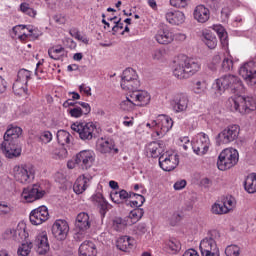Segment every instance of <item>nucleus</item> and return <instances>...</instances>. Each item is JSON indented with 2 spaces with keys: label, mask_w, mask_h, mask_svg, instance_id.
I'll use <instances>...</instances> for the list:
<instances>
[{
  "label": "nucleus",
  "mask_w": 256,
  "mask_h": 256,
  "mask_svg": "<svg viewBox=\"0 0 256 256\" xmlns=\"http://www.w3.org/2000/svg\"><path fill=\"white\" fill-rule=\"evenodd\" d=\"M23 135V129L19 126L11 127L4 134V141L1 143L0 149L7 159H15L21 157V145H19V137Z\"/></svg>",
  "instance_id": "obj_1"
},
{
  "label": "nucleus",
  "mask_w": 256,
  "mask_h": 256,
  "mask_svg": "<svg viewBox=\"0 0 256 256\" xmlns=\"http://www.w3.org/2000/svg\"><path fill=\"white\" fill-rule=\"evenodd\" d=\"M199 69H201V63L197 59L184 57L178 60L173 70V75L177 79H187L191 75H195Z\"/></svg>",
  "instance_id": "obj_2"
},
{
  "label": "nucleus",
  "mask_w": 256,
  "mask_h": 256,
  "mask_svg": "<svg viewBox=\"0 0 256 256\" xmlns=\"http://www.w3.org/2000/svg\"><path fill=\"white\" fill-rule=\"evenodd\" d=\"M229 101L232 111H238L241 115H247L256 109V102L253 97L239 95L231 98Z\"/></svg>",
  "instance_id": "obj_3"
},
{
  "label": "nucleus",
  "mask_w": 256,
  "mask_h": 256,
  "mask_svg": "<svg viewBox=\"0 0 256 256\" xmlns=\"http://www.w3.org/2000/svg\"><path fill=\"white\" fill-rule=\"evenodd\" d=\"M239 163V152L236 149H224L218 156L217 167L220 171H227Z\"/></svg>",
  "instance_id": "obj_4"
},
{
  "label": "nucleus",
  "mask_w": 256,
  "mask_h": 256,
  "mask_svg": "<svg viewBox=\"0 0 256 256\" xmlns=\"http://www.w3.org/2000/svg\"><path fill=\"white\" fill-rule=\"evenodd\" d=\"M216 89L218 93L225 91V89H230V91L236 93V91L243 89V82L235 75L222 76L216 80Z\"/></svg>",
  "instance_id": "obj_5"
},
{
  "label": "nucleus",
  "mask_w": 256,
  "mask_h": 256,
  "mask_svg": "<svg viewBox=\"0 0 256 256\" xmlns=\"http://www.w3.org/2000/svg\"><path fill=\"white\" fill-rule=\"evenodd\" d=\"M71 129L78 133L81 141H91L95 137L97 126L93 122H75L71 125Z\"/></svg>",
  "instance_id": "obj_6"
},
{
  "label": "nucleus",
  "mask_w": 256,
  "mask_h": 256,
  "mask_svg": "<svg viewBox=\"0 0 256 256\" xmlns=\"http://www.w3.org/2000/svg\"><path fill=\"white\" fill-rule=\"evenodd\" d=\"M13 173L14 179L23 185H27V183L35 179V170L33 169V166L27 164L14 166Z\"/></svg>",
  "instance_id": "obj_7"
},
{
  "label": "nucleus",
  "mask_w": 256,
  "mask_h": 256,
  "mask_svg": "<svg viewBox=\"0 0 256 256\" xmlns=\"http://www.w3.org/2000/svg\"><path fill=\"white\" fill-rule=\"evenodd\" d=\"M240 131L241 128H239V125H229L217 135V145H228V143H233V141H237Z\"/></svg>",
  "instance_id": "obj_8"
},
{
  "label": "nucleus",
  "mask_w": 256,
  "mask_h": 256,
  "mask_svg": "<svg viewBox=\"0 0 256 256\" xmlns=\"http://www.w3.org/2000/svg\"><path fill=\"white\" fill-rule=\"evenodd\" d=\"M239 75L247 85H256V63L253 61L244 63L239 69Z\"/></svg>",
  "instance_id": "obj_9"
},
{
  "label": "nucleus",
  "mask_w": 256,
  "mask_h": 256,
  "mask_svg": "<svg viewBox=\"0 0 256 256\" xmlns=\"http://www.w3.org/2000/svg\"><path fill=\"white\" fill-rule=\"evenodd\" d=\"M200 253L202 256H221V252L219 251V246H217V242L213 238H204L200 242Z\"/></svg>",
  "instance_id": "obj_10"
},
{
  "label": "nucleus",
  "mask_w": 256,
  "mask_h": 256,
  "mask_svg": "<svg viewBox=\"0 0 256 256\" xmlns=\"http://www.w3.org/2000/svg\"><path fill=\"white\" fill-rule=\"evenodd\" d=\"M22 197L27 201V203H33L38 199H43L45 197V190L39 186V184H34L23 189Z\"/></svg>",
  "instance_id": "obj_11"
},
{
  "label": "nucleus",
  "mask_w": 256,
  "mask_h": 256,
  "mask_svg": "<svg viewBox=\"0 0 256 256\" xmlns=\"http://www.w3.org/2000/svg\"><path fill=\"white\" fill-rule=\"evenodd\" d=\"M29 233L25 230V225H18L16 229H7L4 233V239H13L17 243H25Z\"/></svg>",
  "instance_id": "obj_12"
},
{
  "label": "nucleus",
  "mask_w": 256,
  "mask_h": 256,
  "mask_svg": "<svg viewBox=\"0 0 256 256\" xmlns=\"http://www.w3.org/2000/svg\"><path fill=\"white\" fill-rule=\"evenodd\" d=\"M159 165L163 171H174L179 165V156L177 154H162L159 157Z\"/></svg>",
  "instance_id": "obj_13"
},
{
  "label": "nucleus",
  "mask_w": 256,
  "mask_h": 256,
  "mask_svg": "<svg viewBox=\"0 0 256 256\" xmlns=\"http://www.w3.org/2000/svg\"><path fill=\"white\" fill-rule=\"evenodd\" d=\"M52 235L57 241H65L69 235V224L65 220H56L52 225Z\"/></svg>",
  "instance_id": "obj_14"
},
{
  "label": "nucleus",
  "mask_w": 256,
  "mask_h": 256,
  "mask_svg": "<svg viewBox=\"0 0 256 256\" xmlns=\"http://www.w3.org/2000/svg\"><path fill=\"white\" fill-rule=\"evenodd\" d=\"M29 79H31V71L26 69H21L18 72V78L16 83L13 84V91L14 93H17V95H20V93H27V87L21 86V83H29Z\"/></svg>",
  "instance_id": "obj_15"
},
{
  "label": "nucleus",
  "mask_w": 256,
  "mask_h": 256,
  "mask_svg": "<svg viewBox=\"0 0 256 256\" xmlns=\"http://www.w3.org/2000/svg\"><path fill=\"white\" fill-rule=\"evenodd\" d=\"M93 161L95 158L93 157V152L90 150H83L79 152L75 157V163L81 169H89L93 166Z\"/></svg>",
  "instance_id": "obj_16"
},
{
  "label": "nucleus",
  "mask_w": 256,
  "mask_h": 256,
  "mask_svg": "<svg viewBox=\"0 0 256 256\" xmlns=\"http://www.w3.org/2000/svg\"><path fill=\"white\" fill-rule=\"evenodd\" d=\"M49 219V210L46 206H40L30 213V222L32 225H41Z\"/></svg>",
  "instance_id": "obj_17"
},
{
  "label": "nucleus",
  "mask_w": 256,
  "mask_h": 256,
  "mask_svg": "<svg viewBox=\"0 0 256 256\" xmlns=\"http://www.w3.org/2000/svg\"><path fill=\"white\" fill-rule=\"evenodd\" d=\"M155 39L160 45H169L175 41V35H173V32H170L166 25H162L158 30Z\"/></svg>",
  "instance_id": "obj_18"
},
{
  "label": "nucleus",
  "mask_w": 256,
  "mask_h": 256,
  "mask_svg": "<svg viewBox=\"0 0 256 256\" xmlns=\"http://www.w3.org/2000/svg\"><path fill=\"white\" fill-rule=\"evenodd\" d=\"M32 244L35 246L36 253H38V255H46L50 249L49 239L47 238L46 233H42L36 236Z\"/></svg>",
  "instance_id": "obj_19"
},
{
  "label": "nucleus",
  "mask_w": 256,
  "mask_h": 256,
  "mask_svg": "<svg viewBox=\"0 0 256 256\" xmlns=\"http://www.w3.org/2000/svg\"><path fill=\"white\" fill-rule=\"evenodd\" d=\"M171 105L175 113H183V111H187V107L189 105V98H187V94H177L172 100Z\"/></svg>",
  "instance_id": "obj_20"
},
{
  "label": "nucleus",
  "mask_w": 256,
  "mask_h": 256,
  "mask_svg": "<svg viewBox=\"0 0 256 256\" xmlns=\"http://www.w3.org/2000/svg\"><path fill=\"white\" fill-rule=\"evenodd\" d=\"M130 99L134 100L137 107H145V105H149L151 96L147 91L137 90L130 94Z\"/></svg>",
  "instance_id": "obj_21"
},
{
  "label": "nucleus",
  "mask_w": 256,
  "mask_h": 256,
  "mask_svg": "<svg viewBox=\"0 0 256 256\" xmlns=\"http://www.w3.org/2000/svg\"><path fill=\"white\" fill-rule=\"evenodd\" d=\"M97 151L103 155L107 153H119V149L115 147V141L111 139L100 140L96 146Z\"/></svg>",
  "instance_id": "obj_22"
},
{
  "label": "nucleus",
  "mask_w": 256,
  "mask_h": 256,
  "mask_svg": "<svg viewBox=\"0 0 256 256\" xmlns=\"http://www.w3.org/2000/svg\"><path fill=\"white\" fill-rule=\"evenodd\" d=\"M75 227L82 232L91 229V219L89 218V214L85 212L79 213L76 217Z\"/></svg>",
  "instance_id": "obj_23"
},
{
  "label": "nucleus",
  "mask_w": 256,
  "mask_h": 256,
  "mask_svg": "<svg viewBox=\"0 0 256 256\" xmlns=\"http://www.w3.org/2000/svg\"><path fill=\"white\" fill-rule=\"evenodd\" d=\"M110 197L113 203L121 205V203H124L127 199H133V192H127V190L122 189L119 192H111Z\"/></svg>",
  "instance_id": "obj_24"
},
{
  "label": "nucleus",
  "mask_w": 256,
  "mask_h": 256,
  "mask_svg": "<svg viewBox=\"0 0 256 256\" xmlns=\"http://www.w3.org/2000/svg\"><path fill=\"white\" fill-rule=\"evenodd\" d=\"M79 256H97V247L91 241H84L79 247Z\"/></svg>",
  "instance_id": "obj_25"
},
{
  "label": "nucleus",
  "mask_w": 256,
  "mask_h": 256,
  "mask_svg": "<svg viewBox=\"0 0 256 256\" xmlns=\"http://www.w3.org/2000/svg\"><path fill=\"white\" fill-rule=\"evenodd\" d=\"M194 19L198 21V23H207L209 21V9H207L204 5H198L194 10Z\"/></svg>",
  "instance_id": "obj_26"
},
{
  "label": "nucleus",
  "mask_w": 256,
  "mask_h": 256,
  "mask_svg": "<svg viewBox=\"0 0 256 256\" xmlns=\"http://www.w3.org/2000/svg\"><path fill=\"white\" fill-rule=\"evenodd\" d=\"M166 20L170 25H183L185 23V14L181 11L166 13Z\"/></svg>",
  "instance_id": "obj_27"
},
{
  "label": "nucleus",
  "mask_w": 256,
  "mask_h": 256,
  "mask_svg": "<svg viewBox=\"0 0 256 256\" xmlns=\"http://www.w3.org/2000/svg\"><path fill=\"white\" fill-rule=\"evenodd\" d=\"M87 187H89V178L80 176L73 185V191L76 195H81V193H85Z\"/></svg>",
  "instance_id": "obj_28"
},
{
  "label": "nucleus",
  "mask_w": 256,
  "mask_h": 256,
  "mask_svg": "<svg viewBox=\"0 0 256 256\" xmlns=\"http://www.w3.org/2000/svg\"><path fill=\"white\" fill-rule=\"evenodd\" d=\"M133 243H135V240L131 237L122 236L120 237L116 242V247L120 251H129V249H133Z\"/></svg>",
  "instance_id": "obj_29"
},
{
  "label": "nucleus",
  "mask_w": 256,
  "mask_h": 256,
  "mask_svg": "<svg viewBox=\"0 0 256 256\" xmlns=\"http://www.w3.org/2000/svg\"><path fill=\"white\" fill-rule=\"evenodd\" d=\"M93 201H96V203H98L101 217H105V215L109 211V202H107V200H105V198L103 197V194L94 195Z\"/></svg>",
  "instance_id": "obj_30"
},
{
  "label": "nucleus",
  "mask_w": 256,
  "mask_h": 256,
  "mask_svg": "<svg viewBox=\"0 0 256 256\" xmlns=\"http://www.w3.org/2000/svg\"><path fill=\"white\" fill-rule=\"evenodd\" d=\"M244 188L247 193H256V174H249L244 181Z\"/></svg>",
  "instance_id": "obj_31"
},
{
  "label": "nucleus",
  "mask_w": 256,
  "mask_h": 256,
  "mask_svg": "<svg viewBox=\"0 0 256 256\" xmlns=\"http://www.w3.org/2000/svg\"><path fill=\"white\" fill-rule=\"evenodd\" d=\"M202 41H204L208 49H215L217 47V38L211 31H204L202 33Z\"/></svg>",
  "instance_id": "obj_32"
},
{
  "label": "nucleus",
  "mask_w": 256,
  "mask_h": 256,
  "mask_svg": "<svg viewBox=\"0 0 256 256\" xmlns=\"http://www.w3.org/2000/svg\"><path fill=\"white\" fill-rule=\"evenodd\" d=\"M124 91H130V93H135V91H139V87H141V82L139 78L134 80H130L129 82H124L120 84Z\"/></svg>",
  "instance_id": "obj_33"
},
{
  "label": "nucleus",
  "mask_w": 256,
  "mask_h": 256,
  "mask_svg": "<svg viewBox=\"0 0 256 256\" xmlns=\"http://www.w3.org/2000/svg\"><path fill=\"white\" fill-rule=\"evenodd\" d=\"M48 55L50 59L59 61V59H63V56L65 55V48L62 46L52 47L48 49Z\"/></svg>",
  "instance_id": "obj_34"
},
{
  "label": "nucleus",
  "mask_w": 256,
  "mask_h": 256,
  "mask_svg": "<svg viewBox=\"0 0 256 256\" xmlns=\"http://www.w3.org/2000/svg\"><path fill=\"white\" fill-rule=\"evenodd\" d=\"M160 129L163 133H168L173 128V119L169 118V116L160 115Z\"/></svg>",
  "instance_id": "obj_35"
},
{
  "label": "nucleus",
  "mask_w": 256,
  "mask_h": 256,
  "mask_svg": "<svg viewBox=\"0 0 256 256\" xmlns=\"http://www.w3.org/2000/svg\"><path fill=\"white\" fill-rule=\"evenodd\" d=\"M134 79H139V76L134 69L127 68L123 71L121 83H129V81H133Z\"/></svg>",
  "instance_id": "obj_36"
},
{
  "label": "nucleus",
  "mask_w": 256,
  "mask_h": 256,
  "mask_svg": "<svg viewBox=\"0 0 256 256\" xmlns=\"http://www.w3.org/2000/svg\"><path fill=\"white\" fill-rule=\"evenodd\" d=\"M57 141L59 145H69L71 143V134L65 130H59L57 132Z\"/></svg>",
  "instance_id": "obj_37"
},
{
  "label": "nucleus",
  "mask_w": 256,
  "mask_h": 256,
  "mask_svg": "<svg viewBox=\"0 0 256 256\" xmlns=\"http://www.w3.org/2000/svg\"><path fill=\"white\" fill-rule=\"evenodd\" d=\"M135 107H137V104L135 103V100L131 98V95L126 97V99L120 103V109L122 111H133Z\"/></svg>",
  "instance_id": "obj_38"
},
{
  "label": "nucleus",
  "mask_w": 256,
  "mask_h": 256,
  "mask_svg": "<svg viewBox=\"0 0 256 256\" xmlns=\"http://www.w3.org/2000/svg\"><path fill=\"white\" fill-rule=\"evenodd\" d=\"M147 153H150L151 157L157 159L161 155V146L157 142H151L147 147Z\"/></svg>",
  "instance_id": "obj_39"
},
{
  "label": "nucleus",
  "mask_w": 256,
  "mask_h": 256,
  "mask_svg": "<svg viewBox=\"0 0 256 256\" xmlns=\"http://www.w3.org/2000/svg\"><path fill=\"white\" fill-rule=\"evenodd\" d=\"M212 213L214 215H225V213H229L230 211V208L229 207H226L223 202L222 203H215L213 206H212V209H211Z\"/></svg>",
  "instance_id": "obj_40"
},
{
  "label": "nucleus",
  "mask_w": 256,
  "mask_h": 256,
  "mask_svg": "<svg viewBox=\"0 0 256 256\" xmlns=\"http://www.w3.org/2000/svg\"><path fill=\"white\" fill-rule=\"evenodd\" d=\"M31 249H33V242H22V245L18 248V255L27 256L31 253Z\"/></svg>",
  "instance_id": "obj_41"
},
{
  "label": "nucleus",
  "mask_w": 256,
  "mask_h": 256,
  "mask_svg": "<svg viewBox=\"0 0 256 256\" xmlns=\"http://www.w3.org/2000/svg\"><path fill=\"white\" fill-rule=\"evenodd\" d=\"M20 11L29 17H36L37 10L30 8L29 3L23 2L20 4Z\"/></svg>",
  "instance_id": "obj_42"
},
{
  "label": "nucleus",
  "mask_w": 256,
  "mask_h": 256,
  "mask_svg": "<svg viewBox=\"0 0 256 256\" xmlns=\"http://www.w3.org/2000/svg\"><path fill=\"white\" fill-rule=\"evenodd\" d=\"M145 215V210L143 208H135L130 211L129 217L130 219H134V221H139Z\"/></svg>",
  "instance_id": "obj_43"
},
{
  "label": "nucleus",
  "mask_w": 256,
  "mask_h": 256,
  "mask_svg": "<svg viewBox=\"0 0 256 256\" xmlns=\"http://www.w3.org/2000/svg\"><path fill=\"white\" fill-rule=\"evenodd\" d=\"M199 143L200 142H195L192 149L196 155H205V153L209 151V146H203V144H201V147H199Z\"/></svg>",
  "instance_id": "obj_44"
},
{
  "label": "nucleus",
  "mask_w": 256,
  "mask_h": 256,
  "mask_svg": "<svg viewBox=\"0 0 256 256\" xmlns=\"http://www.w3.org/2000/svg\"><path fill=\"white\" fill-rule=\"evenodd\" d=\"M241 249L237 245L227 246L225 249L226 256H239Z\"/></svg>",
  "instance_id": "obj_45"
},
{
  "label": "nucleus",
  "mask_w": 256,
  "mask_h": 256,
  "mask_svg": "<svg viewBox=\"0 0 256 256\" xmlns=\"http://www.w3.org/2000/svg\"><path fill=\"white\" fill-rule=\"evenodd\" d=\"M133 233L134 235H138V237H141L142 235H145L147 233V226H145V224H138L134 226Z\"/></svg>",
  "instance_id": "obj_46"
},
{
  "label": "nucleus",
  "mask_w": 256,
  "mask_h": 256,
  "mask_svg": "<svg viewBox=\"0 0 256 256\" xmlns=\"http://www.w3.org/2000/svg\"><path fill=\"white\" fill-rule=\"evenodd\" d=\"M207 89V82L197 81L194 86V93L199 94L203 93Z\"/></svg>",
  "instance_id": "obj_47"
},
{
  "label": "nucleus",
  "mask_w": 256,
  "mask_h": 256,
  "mask_svg": "<svg viewBox=\"0 0 256 256\" xmlns=\"http://www.w3.org/2000/svg\"><path fill=\"white\" fill-rule=\"evenodd\" d=\"M168 247L171 251H181V242L177 239H172L168 241Z\"/></svg>",
  "instance_id": "obj_48"
},
{
  "label": "nucleus",
  "mask_w": 256,
  "mask_h": 256,
  "mask_svg": "<svg viewBox=\"0 0 256 256\" xmlns=\"http://www.w3.org/2000/svg\"><path fill=\"white\" fill-rule=\"evenodd\" d=\"M170 5L177 9H185L187 7V0H170Z\"/></svg>",
  "instance_id": "obj_49"
},
{
  "label": "nucleus",
  "mask_w": 256,
  "mask_h": 256,
  "mask_svg": "<svg viewBox=\"0 0 256 256\" xmlns=\"http://www.w3.org/2000/svg\"><path fill=\"white\" fill-rule=\"evenodd\" d=\"M181 219H183V216L179 214V212H174L172 216L170 217V225L172 227H175L178 223H180Z\"/></svg>",
  "instance_id": "obj_50"
},
{
  "label": "nucleus",
  "mask_w": 256,
  "mask_h": 256,
  "mask_svg": "<svg viewBox=\"0 0 256 256\" xmlns=\"http://www.w3.org/2000/svg\"><path fill=\"white\" fill-rule=\"evenodd\" d=\"M53 140V134H51L49 131H44L41 135H40V141H42V143H51V141Z\"/></svg>",
  "instance_id": "obj_51"
},
{
  "label": "nucleus",
  "mask_w": 256,
  "mask_h": 256,
  "mask_svg": "<svg viewBox=\"0 0 256 256\" xmlns=\"http://www.w3.org/2000/svg\"><path fill=\"white\" fill-rule=\"evenodd\" d=\"M222 69L225 72L231 71V69H233V60L229 58H224L222 61Z\"/></svg>",
  "instance_id": "obj_52"
},
{
  "label": "nucleus",
  "mask_w": 256,
  "mask_h": 256,
  "mask_svg": "<svg viewBox=\"0 0 256 256\" xmlns=\"http://www.w3.org/2000/svg\"><path fill=\"white\" fill-rule=\"evenodd\" d=\"M199 135V140H197L196 142L201 143V145L203 147H209V136H207V134L201 132Z\"/></svg>",
  "instance_id": "obj_53"
},
{
  "label": "nucleus",
  "mask_w": 256,
  "mask_h": 256,
  "mask_svg": "<svg viewBox=\"0 0 256 256\" xmlns=\"http://www.w3.org/2000/svg\"><path fill=\"white\" fill-rule=\"evenodd\" d=\"M69 114L71 115V117H75V118H79L82 115H84L83 109H81V107L70 109Z\"/></svg>",
  "instance_id": "obj_54"
},
{
  "label": "nucleus",
  "mask_w": 256,
  "mask_h": 256,
  "mask_svg": "<svg viewBox=\"0 0 256 256\" xmlns=\"http://www.w3.org/2000/svg\"><path fill=\"white\" fill-rule=\"evenodd\" d=\"M11 213V207L5 202H0V215H8Z\"/></svg>",
  "instance_id": "obj_55"
},
{
  "label": "nucleus",
  "mask_w": 256,
  "mask_h": 256,
  "mask_svg": "<svg viewBox=\"0 0 256 256\" xmlns=\"http://www.w3.org/2000/svg\"><path fill=\"white\" fill-rule=\"evenodd\" d=\"M113 225L116 227L117 231H119V227H125L127 225V222L123 220L121 217H116L113 220Z\"/></svg>",
  "instance_id": "obj_56"
},
{
  "label": "nucleus",
  "mask_w": 256,
  "mask_h": 256,
  "mask_svg": "<svg viewBox=\"0 0 256 256\" xmlns=\"http://www.w3.org/2000/svg\"><path fill=\"white\" fill-rule=\"evenodd\" d=\"M143 203H145V197H139V202L136 200L130 201L127 205H130V207H136V209H139V207L143 206Z\"/></svg>",
  "instance_id": "obj_57"
},
{
  "label": "nucleus",
  "mask_w": 256,
  "mask_h": 256,
  "mask_svg": "<svg viewBox=\"0 0 256 256\" xmlns=\"http://www.w3.org/2000/svg\"><path fill=\"white\" fill-rule=\"evenodd\" d=\"M222 203L224 204V207H229L230 211L232 207H235V200L233 197H226L223 199Z\"/></svg>",
  "instance_id": "obj_58"
},
{
  "label": "nucleus",
  "mask_w": 256,
  "mask_h": 256,
  "mask_svg": "<svg viewBox=\"0 0 256 256\" xmlns=\"http://www.w3.org/2000/svg\"><path fill=\"white\" fill-rule=\"evenodd\" d=\"M186 186H187V181L180 180L174 184V189L175 191H181V189H185Z\"/></svg>",
  "instance_id": "obj_59"
},
{
  "label": "nucleus",
  "mask_w": 256,
  "mask_h": 256,
  "mask_svg": "<svg viewBox=\"0 0 256 256\" xmlns=\"http://www.w3.org/2000/svg\"><path fill=\"white\" fill-rule=\"evenodd\" d=\"M55 23H58L59 25H65L67 19L65 18V16L61 15V14H57L53 17Z\"/></svg>",
  "instance_id": "obj_60"
},
{
  "label": "nucleus",
  "mask_w": 256,
  "mask_h": 256,
  "mask_svg": "<svg viewBox=\"0 0 256 256\" xmlns=\"http://www.w3.org/2000/svg\"><path fill=\"white\" fill-rule=\"evenodd\" d=\"M78 103L84 109L83 111L84 115H89L91 113V106L89 105V103H85V102H78Z\"/></svg>",
  "instance_id": "obj_61"
},
{
  "label": "nucleus",
  "mask_w": 256,
  "mask_h": 256,
  "mask_svg": "<svg viewBox=\"0 0 256 256\" xmlns=\"http://www.w3.org/2000/svg\"><path fill=\"white\" fill-rule=\"evenodd\" d=\"M152 58L155 59L156 61L163 59V52L159 49L155 50L152 54Z\"/></svg>",
  "instance_id": "obj_62"
},
{
  "label": "nucleus",
  "mask_w": 256,
  "mask_h": 256,
  "mask_svg": "<svg viewBox=\"0 0 256 256\" xmlns=\"http://www.w3.org/2000/svg\"><path fill=\"white\" fill-rule=\"evenodd\" d=\"M5 91H7V82L0 76V94L5 93Z\"/></svg>",
  "instance_id": "obj_63"
},
{
  "label": "nucleus",
  "mask_w": 256,
  "mask_h": 256,
  "mask_svg": "<svg viewBox=\"0 0 256 256\" xmlns=\"http://www.w3.org/2000/svg\"><path fill=\"white\" fill-rule=\"evenodd\" d=\"M80 91H83L88 97H91V87L85 86V84L80 85Z\"/></svg>",
  "instance_id": "obj_64"
}]
</instances>
